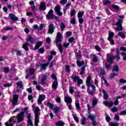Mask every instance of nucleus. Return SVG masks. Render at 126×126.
Masks as SVG:
<instances>
[{
	"mask_svg": "<svg viewBox=\"0 0 126 126\" xmlns=\"http://www.w3.org/2000/svg\"><path fill=\"white\" fill-rule=\"evenodd\" d=\"M51 77L53 78V79L54 80V81H58V79L57 78V76L55 74H52L51 75Z\"/></svg>",
	"mask_w": 126,
	"mask_h": 126,
	"instance_id": "obj_51",
	"label": "nucleus"
},
{
	"mask_svg": "<svg viewBox=\"0 0 126 126\" xmlns=\"http://www.w3.org/2000/svg\"><path fill=\"white\" fill-rule=\"evenodd\" d=\"M46 106L49 107V109L51 110H53L54 109V104L50 102H47V104H46Z\"/></svg>",
	"mask_w": 126,
	"mask_h": 126,
	"instance_id": "obj_23",
	"label": "nucleus"
},
{
	"mask_svg": "<svg viewBox=\"0 0 126 126\" xmlns=\"http://www.w3.org/2000/svg\"><path fill=\"white\" fill-rule=\"evenodd\" d=\"M57 47L61 54H62V53H63V46H62V44L61 43L58 44Z\"/></svg>",
	"mask_w": 126,
	"mask_h": 126,
	"instance_id": "obj_28",
	"label": "nucleus"
},
{
	"mask_svg": "<svg viewBox=\"0 0 126 126\" xmlns=\"http://www.w3.org/2000/svg\"><path fill=\"white\" fill-rule=\"evenodd\" d=\"M58 85H59L58 81H54L52 85V89L57 90V89H58Z\"/></svg>",
	"mask_w": 126,
	"mask_h": 126,
	"instance_id": "obj_15",
	"label": "nucleus"
},
{
	"mask_svg": "<svg viewBox=\"0 0 126 126\" xmlns=\"http://www.w3.org/2000/svg\"><path fill=\"white\" fill-rule=\"evenodd\" d=\"M65 67L66 69V72H68V73L70 72V68H69V65H66Z\"/></svg>",
	"mask_w": 126,
	"mask_h": 126,
	"instance_id": "obj_53",
	"label": "nucleus"
},
{
	"mask_svg": "<svg viewBox=\"0 0 126 126\" xmlns=\"http://www.w3.org/2000/svg\"><path fill=\"white\" fill-rule=\"evenodd\" d=\"M121 54L122 56L123 57V60L126 61V53L125 52H122Z\"/></svg>",
	"mask_w": 126,
	"mask_h": 126,
	"instance_id": "obj_57",
	"label": "nucleus"
},
{
	"mask_svg": "<svg viewBox=\"0 0 126 126\" xmlns=\"http://www.w3.org/2000/svg\"><path fill=\"white\" fill-rule=\"evenodd\" d=\"M88 118L90 119V120H91V121H93L92 122L93 126H96L97 122H96V121H95V119H96V116L92 115L90 114L88 115Z\"/></svg>",
	"mask_w": 126,
	"mask_h": 126,
	"instance_id": "obj_6",
	"label": "nucleus"
},
{
	"mask_svg": "<svg viewBox=\"0 0 126 126\" xmlns=\"http://www.w3.org/2000/svg\"><path fill=\"white\" fill-rule=\"evenodd\" d=\"M105 120L107 123H109L111 121V117H110L109 115H107L105 117Z\"/></svg>",
	"mask_w": 126,
	"mask_h": 126,
	"instance_id": "obj_60",
	"label": "nucleus"
},
{
	"mask_svg": "<svg viewBox=\"0 0 126 126\" xmlns=\"http://www.w3.org/2000/svg\"><path fill=\"white\" fill-rule=\"evenodd\" d=\"M22 82H17V86L18 87L20 88H23V84H22Z\"/></svg>",
	"mask_w": 126,
	"mask_h": 126,
	"instance_id": "obj_38",
	"label": "nucleus"
},
{
	"mask_svg": "<svg viewBox=\"0 0 126 126\" xmlns=\"http://www.w3.org/2000/svg\"><path fill=\"white\" fill-rule=\"evenodd\" d=\"M43 45V42L42 41H37L35 44L34 49L35 50H38L40 47L42 46Z\"/></svg>",
	"mask_w": 126,
	"mask_h": 126,
	"instance_id": "obj_13",
	"label": "nucleus"
},
{
	"mask_svg": "<svg viewBox=\"0 0 126 126\" xmlns=\"http://www.w3.org/2000/svg\"><path fill=\"white\" fill-rule=\"evenodd\" d=\"M4 72H5V73H8V72H9V68L7 67H4Z\"/></svg>",
	"mask_w": 126,
	"mask_h": 126,
	"instance_id": "obj_56",
	"label": "nucleus"
},
{
	"mask_svg": "<svg viewBox=\"0 0 126 126\" xmlns=\"http://www.w3.org/2000/svg\"><path fill=\"white\" fill-rule=\"evenodd\" d=\"M74 93V90H73V87H70L69 88V93L70 94H73Z\"/></svg>",
	"mask_w": 126,
	"mask_h": 126,
	"instance_id": "obj_58",
	"label": "nucleus"
},
{
	"mask_svg": "<svg viewBox=\"0 0 126 126\" xmlns=\"http://www.w3.org/2000/svg\"><path fill=\"white\" fill-rule=\"evenodd\" d=\"M104 104L105 106H108L109 108H111V107H113V105H114V102L112 101H104Z\"/></svg>",
	"mask_w": 126,
	"mask_h": 126,
	"instance_id": "obj_16",
	"label": "nucleus"
},
{
	"mask_svg": "<svg viewBox=\"0 0 126 126\" xmlns=\"http://www.w3.org/2000/svg\"><path fill=\"white\" fill-rule=\"evenodd\" d=\"M56 126H64V123H63V121H58L56 123Z\"/></svg>",
	"mask_w": 126,
	"mask_h": 126,
	"instance_id": "obj_32",
	"label": "nucleus"
},
{
	"mask_svg": "<svg viewBox=\"0 0 126 126\" xmlns=\"http://www.w3.org/2000/svg\"><path fill=\"white\" fill-rule=\"evenodd\" d=\"M39 111H40V108L37 107L35 108L34 110V116L35 119L39 120Z\"/></svg>",
	"mask_w": 126,
	"mask_h": 126,
	"instance_id": "obj_8",
	"label": "nucleus"
},
{
	"mask_svg": "<svg viewBox=\"0 0 126 126\" xmlns=\"http://www.w3.org/2000/svg\"><path fill=\"white\" fill-rule=\"evenodd\" d=\"M55 29V26H54L53 23H51L49 25V29L48 33V34H53L54 33V31Z\"/></svg>",
	"mask_w": 126,
	"mask_h": 126,
	"instance_id": "obj_7",
	"label": "nucleus"
},
{
	"mask_svg": "<svg viewBox=\"0 0 126 126\" xmlns=\"http://www.w3.org/2000/svg\"><path fill=\"white\" fill-rule=\"evenodd\" d=\"M112 71H116V72H119V66H118L117 65L114 66V67L112 69Z\"/></svg>",
	"mask_w": 126,
	"mask_h": 126,
	"instance_id": "obj_33",
	"label": "nucleus"
},
{
	"mask_svg": "<svg viewBox=\"0 0 126 126\" xmlns=\"http://www.w3.org/2000/svg\"><path fill=\"white\" fill-rule=\"evenodd\" d=\"M29 46H30L29 43H26L23 45V49H24L26 52H28L29 51V48L28 47Z\"/></svg>",
	"mask_w": 126,
	"mask_h": 126,
	"instance_id": "obj_14",
	"label": "nucleus"
},
{
	"mask_svg": "<svg viewBox=\"0 0 126 126\" xmlns=\"http://www.w3.org/2000/svg\"><path fill=\"white\" fill-rule=\"evenodd\" d=\"M68 40L69 43H72L73 41H74V37H71L68 39Z\"/></svg>",
	"mask_w": 126,
	"mask_h": 126,
	"instance_id": "obj_62",
	"label": "nucleus"
},
{
	"mask_svg": "<svg viewBox=\"0 0 126 126\" xmlns=\"http://www.w3.org/2000/svg\"><path fill=\"white\" fill-rule=\"evenodd\" d=\"M76 13V11H75V10L74 9L71 10L70 13V17H72V16H74Z\"/></svg>",
	"mask_w": 126,
	"mask_h": 126,
	"instance_id": "obj_35",
	"label": "nucleus"
},
{
	"mask_svg": "<svg viewBox=\"0 0 126 126\" xmlns=\"http://www.w3.org/2000/svg\"><path fill=\"white\" fill-rule=\"evenodd\" d=\"M93 107L94 108L98 104V99L94 98L93 99Z\"/></svg>",
	"mask_w": 126,
	"mask_h": 126,
	"instance_id": "obj_25",
	"label": "nucleus"
},
{
	"mask_svg": "<svg viewBox=\"0 0 126 126\" xmlns=\"http://www.w3.org/2000/svg\"><path fill=\"white\" fill-rule=\"evenodd\" d=\"M83 15H84V12L81 11L78 13L77 17L78 18H82V16H83Z\"/></svg>",
	"mask_w": 126,
	"mask_h": 126,
	"instance_id": "obj_30",
	"label": "nucleus"
},
{
	"mask_svg": "<svg viewBox=\"0 0 126 126\" xmlns=\"http://www.w3.org/2000/svg\"><path fill=\"white\" fill-rule=\"evenodd\" d=\"M70 23L71 24H72L73 25H74V24H76V21L75 20V18H73L70 21Z\"/></svg>",
	"mask_w": 126,
	"mask_h": 126,
	"instance_id": "obj_40",
	"label": "nucleus"
},
{
	"mask_svg": "<svg viewBox=\"0 0 126 126\" xmlns=\"http://www.w3.org/2000/svg\"><path fill=\"white\" fill-rule=\"evenodd\" d=\"M66 2H67V0H62L60 1V3L63 5H64V4H66Z\"/></svg>",
	"mask_w": 126,
	"mask_h": 126,
	"instance_id": "obj_59",
	"label": "nucleus"
},
{
	"mask_svg": "<svg viewBox=\"0 0 126 126\" xmlns=\"http://www.w3.org/2000/svg\"><path fill=\"white\" fill-rule=\"evenodd\" d=\"M26 40L27 42H30L31 44H34L35 43V40L32 37V35H29Z\"/></svg>",
	"mask_w": 126,
	"mask_h": 126,
	"instance_id": "obj_9",
	"label": "nucleus"
},
{
	"mask_svg": "<svg viewBox=\"0 0 126 126\" xmlns=\"http://www.w3.org/2000/svg\"><path fill=\"white\" fill-rule=\"evenodd\" d=\"M9 17L13 21H18V17L15 16L13 13L10 14Z\"/></svg>",
	"mask_w": 126,
	"mask_h": 126,
	"instance_id": "obj_11",
	"label": "nucleus"
},
{
	"mask_svg": "<svg viewBox=\"0 0 126 126\" xmlns=\"http://www.w3.org/2000/svg\"><path fill=\"white\" fill-rule=\"evenodd\" d=\"M61 5H58V6H55L54 10H55V12H58L59 11H61Z\"/></svg>",
	"mask_w": 126,
	"mask_h": 126,
	"instance_id": "obj_31",
	"label": "nucleus"
},
{
	"mask_svg": "<svg viewBox=\"0 0 126 126\" xmlns=\"http://www.w3.org/2000/svg\"><path fill=\"white\" fill-rule=\"evenodd\" d=\"M16 52L17 56H18L19 57H21V55H22V52L21 51L17 50L16 51Z\"/></svg>",
	"mask_w": 126,
	"mask_h": 126,
	"instance_id": "obj_54",
	"label": "nucleus"
},
{
	"mask_svg": "<svg viewBox=\"0 0 126 126\" xmlns=\"http://www.w3.org/2000/svg\"><path fill=\"white\" fill-rule=\"evenodd\" d=\"M49 64V63H42V64H40V67L42 70H46V69H47V66H48Z\"/></svg>",
	"mask_w": 126,
	"mask_h": 126,
	"instance_id": "obj_12",
	"label": "nucleus"
},
{
	"mask_svg": "<svg viewBox=\"0 0 126 126\" xmlns=\"http://www.w3.org/2000/svg\"><path fill=\"white\" fill-rule=\"evenodd\" d=\"M18 99H19V95L18 94H14L13 95V98L12 99V104L14 106L18 105Z\"/></svg>",
	"mask_w": 126,
	"mask_h": 126,
	"instance_id": "obj_3",
	"label": "nucleus"
},
{
	"mask_svg": "<svg viewBox=\"0 0 126 126\" xmlns=\"http://www.w3.org/2000/svg\"><path fill=\"white\" fill-rule=\"evenodd\" d=\"M47 8L46 7V3L45 2H42L40 3L39 7V9L40 10H46V9Z\"/></svg>",
	"mask_w": 126,
	"mask_h": 126,
	"instance_id": "obj_10",
	"label": "nucleus"
},
{
	"mask_svg": "<svg viewBox=\"0 0 126 126\" xmlns=\"http://www.w3.org/2000/svg\"><path fill=\"white\" fill-rule=\"evenodd\" d=\"M109 126H119V124L118 123H111L110 124Z\"/></svg>",
	"mask_w": 126,
	"mask_h": 126,
	"instance_id": "obj_63",
	"label": "nucleus"
},
{
	"mask_svg": "<svg viewBox=\"0 0 126 126\" xmlns=\"http://www.w3.org/2000/svg\"><path fill=\"white\" fill-rule=\"evenodd\" d=\"M38 52L40 54H44L45 53V48L41 47L38 49Z\"/></svg>",
	"mask_w": 126,
	"mask_h": 126,
	"instance_id": "obj_42",
	"label": "nucleus"
},
{
	"mask_svg": "<svg viewBox=\"0 0 126 126\" xmlns=\"http://www.w3.org/2000/svg\"><path fill=\"white\" fill-rule=\"evenodd\" d=\"M117 75H118V74H117V73H111L110 75L109 78H110V79H113V78H114V77H115V76H117Z\"/></svg>",
	"mask_w": 126,
	"mask_h": 126,
	"instance_id": "obj_39",
	"label": "nucleus"
},
{
	"mask_svg": "<svg viewBox=\"0 0 126 126\" xmlns=\"http://www.w3.org/2000/svg\"><path fill=\"white\" fill-rule=\"evenodd\" d=\"M118 35L122 39H125V38H126V34H125V33L122 32H119Z\"/></svg>",
	"mask_w": 126,
	"mask_h": 126,
	"instance_id": "obj_27",
	"label": "nucleus"
},
{
	"mask_svg": "<svg viewBox=\"0 0 126 126\" xmlns=\"http://www.w3.org/2000/svg\"><path fill=\"white\" fill-rule=\"evenodd\" d=\"M61 39H62V33H61V32H57L56 37L55 43L56 45H58L59 42L63 41V40Z\"/></svg>",
	"mask_w": 126,
	"mask_h": 126,
	"instance_id": "obj_5",
	"label": "nucleus"
},
{
	"mask_svg": "<svg viewBox=\"0 0 126 126\" xmlns=\"http://www.w3.org/2000/svg\"><path fill=\"white\" fill-rule=\"evenodd\" d=\"M60 28L62 31H63V30H64V28H65V25L63 23H62L61 24Z\"/></svg>",
	"mask_w": 126,
	"mask_h": 126,
	"instance_id": "obj_45",
	"label": "nucleus"
},
{
	"mask_svg": "<svg viewBox=\"0 0 126 126\" xmlns=\"http://www.w3.org/2000/svg\"><path fill=\"white\" fill-rule=\"evenodd\" d=\"M86 120H87V118L86 117H84L82 119V122L81 124L82 126H84L86 125Z\"/></svg>",
	"mask_w": 126,
	"mask_h": 126,
	"instance_id": "obj_36",
	"label": "nucleus"
},
{
	"mask_svg": "<svg viewBox=\"0 0 126 126\" xmlns=\"http://www.w3.org/2000/svg\"><path fill=\"white\" fill-rule=\"evenodd\" d=\"M11 86H12V83H6L3 85V87H11Z\"/></svg>",
	"mask_w": 126,
	"mask_h": 126,
	"instance_id": "obj_49",
	"label": "nucleus"
},
{
	"mask_svg": "<svg viewBox=\"0 0 126 126\" xmlns=\"http://www.w3.org/2000/svg\"><path fill=\"white\" fill-rule=\"evenodd\" d=\"M76 63H77V66H78L79 67H80L84 64V61H82L81 62L80 61H79V60H78L76 62Z\"/></svg>",
	"mask_w": 126,
	"mask_h": 126,
	"instance_id": "obj_22",
	"label": "nucleus"
},
{
	"mask_svg": "<svg viewBox=\"0 0 126 126\" xmlns=\"http://www.w3.org/2000/svg\"><path fill=\"white\" fill-rule=\"evenodd\" d=\"M119 82L120 83H122L123 84H125V83H126V80L124 78H121L119 79Z\"/></svg>",
	"mask_w": 126,
	"mask_h": 126,
	"instance_id": "obj_52",
	"label": "nucleus"
},
{
	"mask_svg": "<svg viewBox=\"0 0 126 126\" xmlns=\"http://www.w3.org/2000/svg\"><path fill=\"white\" fill-rule=\"evenodd\" d=\"M115 35V33L113 32H110L108 33V37L107 38V40H111V39H113V37H114Z\"/></svg>",
	"mask_w": 126,
	"mask_h": 126,
	"instance_id": "obj_20",
	"label": "nucleus"
},
{
	"mask_svg": "<svg viewBox=\"0 0 126 126\" xmlns=\"http://www.w3.org/2000/svg\"><path fill=\"white\" fill-rule=\"evenodd\" d=\"M111 112L113 113H116V112H118V108L116 107H114L111 109Z\"/></svg>",
	"mask_w": 126,
	"mask_h": 126,
	"instance_id": "obj_55",
	"label": "nucleus"
},
{
	"mask_svg": "<svg viewBox=\"0 0 126 126\" xmlns=\"http://www.w3.org/2000/svg\"><path fill=\"white\" fill-rule=\"evenodd\" d=\"M87 86H88V87H92V90H93V91H96V87H95L94 86V85H93L92 84H91L90 85H88Z\"/></svg>",
	"mask_w": 126,
	"mask_h": 126,
	"instance_id": "obj_50",
	"label": "nucleus"
},
{
	"mask_svg": "<svg viewBox=\"0 0 126 126\" xmlns=\"http://www.w3.org/2000/svg\"><path fill=\"white\" fill-rule=\"evenodd\" d=\"M112 8L114 9V10H117V11H119L120 10V6L117 5H112Z\"/></svg>",
	"mask_w": 126,
	"mask_h": 126,
	"instance_id": "obj_29",
	"label": "nucleus"
},
{
	"mask_svg": "<svg viewBox=\"0 0 126 126\" xmlns=\"http://www.w3.org/2000/svg\"><path fill=\"white\" fill-rule=\"evenodd\" d=\"M72 35V32L70 31H68L66 32V36L68 38V37H70Z\"/></svg>",
	"mask_w": 126,
	"mask_h": 126,
	"instance_id": "obj_46",
	"label": "nucleus"
},
{
	"mask_svg": "<svg viewBox=\"0 0 126 126\" xmlns=\"http://www.w3.org/2000/svg\"><path fill=\"white\" fill-rule=\"evenodd\" d=\"M122 24H123V20L121 19H119L117 22L115 23V25H116V26H121Z\"/></svg>",
	"mask_w": 126,
	"mask_h": 126,
	"instance_id": "obj_26",
	"label": "nucleus"
},
{
	"mask_svg": "<svg viewBox=\"0 0 126 126\" xmlns=\"http://www.w3.org/2000/svg\"><path fill=\"white\" fill-rule=\"evenodd\" d=\"M123 29L124 28L122 26H118V27L116 28V30H117V31H123Z\"/></svg>",
	"mask_w": 126,
	"mask_h": 126,
	"instance_id": "obj_41",
	"label": "nucleus"
},
{
	"mask_svg": "<svg viewBox=\"0 0 126 126\" xmlns=\"http://www.w3.org/2000/svg\"><path fill=\"white\" fill-rule=\"evenodd\" d=\"M120 116H126V110L121 111L120 113Z\"/></svg>",
	"mask_w": 126,
	"mask_h": 126,
	"instance_id": "obj_61",
	"label": "nucleus"
},
{
	"mask_svg": "<svg viewBox=\"0 0 126 126\" xmlns=\"http://www.w3.org/2000/svg\"><path fill=\"white\" fill-rule=\"evenodd\" d=\"M82 83H83V81H82V79L80 78L78 80L77 82V84L78 86H80V85L82 84Z\"/></svg>",
	"mask_w": 126,
	"mask_h": 126,
	"instance_id": "obj_43",
	"label": "nucleus"
},
{
	"mask_svg": "<svg viewBox=\"0 0 126 126\" xmlns=\"http://www.w3.org/2000/svg\"><path fill=\"white\" fill-rule=\"evenodd\" d=\"M100 74L103 76V75H105V70L100 68Z\"/></svg>",
	"mask_w": 126,
	"mask_h": 126,
	"instance_id": "obj_64",
	"label": "nucleus"
},
{
	"mask_svg": "<svg viewBox=\"0 0 126 126\" xmlns=\"http://www.w3.org/2000/svg\"><path fill=\"white\" fill-rule=\"evenodd\" d=\"M38 99L42 100V101H44L46 99V96L43 94H40L39 95Z\"/></svg>",
	"mask_w": 126,
	"mask_h": 126,
	"instance_id": "obj_37",
	"label": "nucleus"
},
{
	"mask_svg": "<svg viewBox=\"0 0 126 126\" xmlns=\"http://www.w3.org/2000/svg\"><path fill=\"white\" fill-rule=\"evenodd\" d=\"M102 92L103 94V99H104V100H108V98H109L108 93L104 89L102 90Z\"/></svg>",
	"mask_w": 126,
	"mask_h": 126,
	"instance_id": "obj_17",
	"label": "nucleus"
},
{
	"mask_svg": "<svg viewBox=\"0 0 126 126\" xmlns=\"http://www.w3.org/2000/svg\"><path fill=\"white\" fill-rule=\"evenodd\" d=\"M47 75H43L42 77L41 80V84H45V81H46V79H47Z\"/></svg>",
	"mask_w": 126,
	"mask_h": 126,
	"instance_id": "obj_21",
	"label": "nucleus"
},
{
	"mask_svg": "<svg viewBox=\"0 0 126 126\" xmlns=\"http://www.w3.org/2000/svg\"><path fill=\"white\" fill-rule=\"evenodd\" d=\"M108 4H111V1L109 0H105L104 1L103 5H108Z\"/></svg>",
	"mask_w": 126,
	"mask_h": 126,
	"instance_id": "obj_47",
	"label": "nucleus"
},
{
	"mask_svg": "<svg viewBox=\"0 0 126 126\" xmlns=\"http://www.w3.org/2000/svg\"><path fill=\"white\" fill-rule=\"evenodd\" d=\"M54 11L53 9H50L46 15V17L47 19H55V20H58L59 18L57 16H55L53 14Z\"/></svg>",
	"mask_w": 126,
	"mask_h": 126,
	"instance_id": "obj_2",
	"label": "nucleus"
},
{
	"mask_svg": "<svg viewBox=\"0 0 126 126\" xmlns=\"http://www.w3.org/2000/svg\"><path fill=\"white\" fill-rule=\"evenodd\" d=\"M71 79L73 80L74 82H76L80 79L79 77L78 76H72L71 77Z\"/></svg>",
	"mask_w": 126,
	"mask_h": 126,
	"instance_id": "obj_24",
	"label": "nucleus"
},
{
	"mask_svg": "<svg viewBox=\"0 0 126 126\" xmlns=\"http://www.w3.org/2000/svg\"><path fill=\"white\" fill-rule=\"evenodd\" d=\"M64 101L66 103H68L69 104H70V103H72V99H71V97L66 96L64 98Z\"/></svg>",
	"mask_w": 126,
	"mask_h": 126,
	"instance_id": "obj_19",
	"label": "nucleus"
},
{
	"mask_svg": "<svg viewBox=\"0 0 126 126\" xmlns=\"http://www.w3.org/2000/svg\"><path fill=\"white\" fill-rule=\"evenodd\" d=\"M17 118L18 119V124H19V123H21V122H23V120H24V112H21L19 114L17 115Z\"/></svg>",
	"mask_w": 126,
	"mask_h": 126,
	"instance_id": "obj_4",
	"label": "nucleus"
},
{
	"mask_svg": "<svg viewBox=\"0 0 126 126\" xmlns=\"http://www.w3.org/2000/svg\"><path fill=\"white\" fill-rule=\"evenodd\" d=\"M91 79H92V77H91V75L89 76L86 80V83L87 84V86L91 85L92 83H91Z\"/></svg>",
	"mask_w": 126,
	"mask_h": 126,
	"instance_id": "obj_18",
	"label": "nucleus"
},
{
	"mask_svg": "<svg viewBox=\"0 0 126 126\" xmlns=\"http://www.w3.org/2000/svg\"><path fill=\"white\" fill-rule=\"evenodd\" d=\"M107 60L106 61V63H105V67L107 69H109L110 67H111V65L113 64V63H114V60H115L116 58L117 60H120V56H114V55H111L110 54H107Z\"/></svg>",
	"mask_w": 126,
	"mask_h": 126,
	"instance_id": "obj_1",
	"label": "nucleus"
},
{
	"mask_svg": "<svg viewBox=\"0 0 126 126\" xmlns=\"http://www.w3.org/2000/svg\"><path fill=\"white\" fill-rule=\"evenodd\" d=\"M60 110H61V107H60L56 106L54 108V111L56 114H58Z\"/></svg>",
	"mask_w": 126,
	"mask_h": 126,
	"instance_id": "obj_34",
	"label": "nucleus"
},
{
	"mask_svg": "<svg viewBox=\"0 0 126 126\" xmlns=\"http://www.w3.org/2000/svg\"><path fill=\"white\" fill-rule=\"evenodd\" d=\"M93 61L94 63H96V62H98V57L96 56L95 55H94V57L93 58Z\"/></svg>",
	"mask_w": 126,
	"mask_h": 126,
	"instance_id": "obj_48",
	"label": "nucleus"
},
{
	"mask_svg": "<svg viewBox=\"0 0 126 126\" xmlns=\"http://www.w3.org/2000/svg\"><path fill=\"white\" fill-rule=\"evenodd\" d=\"M33 126V122H32V120H29L27 122V126Z\"/></svg>",
	"mask_w": 126,
	"mask_h": 126,
	"instance_id": "obj_44",
	"label": "nucleus"
}]
</instances>
